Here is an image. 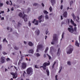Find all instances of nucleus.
Returning a JSON list of instances; mask_svg holds the SVG:
<instances>
[{
	"instance_id": "f257e3e1",
	"label": "nucleus",
	"mask_w": 80,
	"mask_h": 80,
	"mask_svg": "<svg viewBox=\"0 0 80 80\" xmlns=\"http://www.w3.org/2000/svg\"><path fill=\"white\" fill-rule=\"evenodd\" d=\"M43 66L40 67V68L42 67L43 70H46L47 75L48 76H49V71L48 70V68H46V67H47V66H48V65H50V62H45L43 64Z\"/></svg>"
},
{
	"instance_id": "f03ea898",
	"label": "nucleus",
	"mask_w": 80,
	"mask_h": 80,
	"mask_svg": "<svg viewBox=\"0 0 80 80\" xmlns=\"http://www.w3.org/2000/svg\"><path fill=\"white\" fill-rule=\"evenodd\" d=\"M58 43V38L57 37V35L54 34L53 35V38L52 41L51 42L52 45H54L55 43Z\"/></svg>"
},
{
	"instance_id": "7ed1b4c3",
	"label": "nucleus",
	"mask_w": 80,
	"mask_h": 80,
	"mask_svg": "<svg viewBox=\"0 0 80 80\" xmlns=\"http://www.w3.org/2000/svg\"><path fill=\"white\" fill-rule=\"evenodd\" d=\"M73 46L71 45H69L67 48L68 50L67 51V54H70V53H72L73 51Z\"/></svg>"
},
{
	"instance_id": "20e7f679",
	"label": "nucleus",
	"mask_w": 80,
	"mask_h": 80,
	"mask_svg": "<svg viewBox=\"0 0 80 80\" xmlns=\"http://www.w3.org/2000/svg\"><path fill=\"white\" fill-rule=\"evenodd\" d=\"M69 27L68 28V30L69 31V32H71V33H73L75 31H77V27H75L74 29H73V27L72 26L69 25Z\"/></svg>"
},
{
	"instance_id": "39448f33",
	"label": "nucleus",
	"mask_w": 80,
	"mask_h": 80,
	"mask_svg": "<svg viewBox=\"0 0 80 80\" xmlns=\"http://www.w3.org/2000/svg\"><path fill=\"white\" fill-rule=\"evenodd\" d=\"M33 73V71H32V68H29L27 69V73L28 74H29L30 75H32Z\"/></svg>"
},
{
	"instance_id": "423d86ee",
	"label": "nucleus",
	"mask_w": 80,
	"mask_h": 80,
	"mask_svg": "<svg viewBox=\"0 0 80 80\" xmlns=\"http://www.w3.org/2000/svg\"><path fill=\"white\" fill-rule=\"evenodd\" d=\"M38 20H39V22L41 23L42 22L44 21V18H43V15H41L39 16L38 18Z\"/></svg>"
},
{
	"instance_id": "0eeeda50",
	"label": "nucleus",
	"mask_w": 80,
	"mask_h": 80,
	"mask_svg": "<svg viewBox=\"0 0 80 80\" xmlns=\"http://www.w3.org/2000/svg\"><path fill=\"white\" fill-rule=\"evenodd\" d=\"M23 13L24 15L22 17V18L24 19V20L25 22H27V21L28 20L29 18L28 16L25 14H24V12H23Z\"/></svg>"
},
{
	"instance_id": "6e6552de",
	"label": "nucleus",
	"mask_w": 80,
	"mask_h": 80,
	"mask_svg": "<svg viewBox=\"0 0 80 80\" xmlns=\"http://www.w3.org/2000/svg\"><path fill=\"white\" fill-rule=\"evenodd\" d=\"M21 67L22 69H25V68H26L27 67V63L25 62H23L22 63Z\"/></svg>"
},
{
	"instance_id": "1a4fd4ad",
	"label": "nucleus",
	"mask_w": 80,
	"mask_h": 80,
	"mask_svg": "<svg viewBox=\"0 0 80 80\" xmlns=\"http://www.w3.org/2000/svg\"><path fill=\"white\" fill-rule=\"evenodd\" d=\"M11 74L13 76V78H16L17 77V73L12 72L11 73Z\"/></svg>"
},
{
	"instance_id": "9d476101",
	"label": "nucleus",
	"mask_w": 80,
	"mask_h": 80,
	"mask_svg": "<svg viewBox=\"0 0 80 80\" xmlns=\"http://www.w3.org/2000/svg\"><path fill=\"white\" fill-rule=\"evenodd\" d=\"M35 25H38V20L37 21L35 19H34V20H33L32 22V23H34Z\"/></svg>"
},
{
	"instance_id": "9b49d317",
	"label": "nucleus",
	"mask_w": 80,
	"mask_h": 80,
	"mask_svg": "<svg viewBox=\"0 0 80 80\" xmlns=\"http://www.w3.org/2000/svg\"><path fill=\"white\" fill-rule=\"evenodd\" d=\"M5 58L3 57H1L0 59V62L2 63H5Z\"/></svg>"
},
{
	"instance_id": "f8f14e48",
	"label": "nucleus",
	"mask_w": 80,
	"mask_h": 80,
	"mask_svg": "<svg viewBox=\"0 0 80 80\" xmlns=\"http://www.w3.org/2000/svg\"><path fill=\"white\" fill-rule=\"evenodd\" d=\"M42 44L38 45L37 47V52H38V50L40 49V48H42Z\"/></svg>"
},
{
	"instance_id": "ddd939ff",
	"label": "nucleus",
	"mask_w": 80,
	"mask_h": 80,
	"mask_svg": "<svg viewBox=\"0 0 80 80\" xmlns=\"http://www.w3.org/2000/svg\"><path fill=\"white\" fill-rule=\"evenodd\" d=\"M70 22L71 23L72 25H73V26H74V27H76V26H77V24L74 23V22H73V21L72 19H71Z\"/></svg>"
},
{
	"instance_id": "4468645a",
	"label": "nucleus",
	"mask_w": 80,
	"mask_h": 80,
	"mask_svg": "<svg viewBox=\"0 0 80 80\" xmlns=\"http://www.w3.org/2000/svg\"><path fill=\"white\" fill-rule=\"evenodd\" d=\"M29 53H31V54H33L34 52V51L33 49H30L29 50L28 52Z\"/></svg>"
},
{
	"instance_id": "2eb2a0df",
	"label": "nucleus",
	"mask_w": 80,
	"mask_h": 80,
	"mask_svg": "<svg viewBox=\"0 0 80 80\" xmlns=\"http://www.w3.org/2000/svg\"><path fill=\"white\" fill-rule=\"evenodd\" d=\"M10 2H8V1H7L6 2V3L7 5H12V1H10Z\"/></svg>"
},
{
	"instance_id": "dca6fc26",
	"label": "nucleus",
	"mask_w": 80,
	"mask_h": 80,
	"mask_svg": "<svg viewBox=\"0 0 80 80\" xmlns=\"http://www.w3.org/2000/svg\"><path fill=\"white\" fill-rule=\"evenodd\" d=\"M63 15L64 17H67V12H64L63 14Z\"/></svg>"
},
{
	"instance_id": "f3484780",
	"label": "nucleus",
	"mask_w": 80,
	"mask_h": 80,
	"mask_svg": "<svg viewBox=\"0 0 80 80\" xmlns=\"http://www.w3.org/2000/svg\"><path fill=\"white\" fill-rule=\"evenodd\" d=\"M60 48H59L58 49V52L57 53L58 56H59V55H60Z\"/></svg>"
},
{
	"instance_id": "a211bd4d",
	"label": "nucleus",
	"mask_w": 80,
	"mask_h": 80,
	"mask_svg": "<svg viewBox=\"0 0 80 80\" xmlns=\"http://www.w3.org/2000/svg\"><path fill=\"white\" fill-rule=\"evenodd\" d=\"M18 15L19 17H22V18H23L24 16L23 15L21 12H20L19 13Z\"/></svg>"
},
{
	"instance_id": "6ab92c4d",
	"label": "nucleus",
	"mask_w": 80,
	"mask_h": 80,
	"mask_svg": "<svg viewBox=\"0 0 80 80\" xmlns=\"http://www.w3.org/2000/svg\"><path fill=\"white\" fill-rule=\"evenodd\" d=\"M45 18L46 20H48V19H49V17L47 15H46L45 16Z\"/></svg>"
},
{
	"instance_id": "aec40b11",
	"label": "nucleus",
	"mask_w": 80,
	"mask_h": 80,
	"mask_svg": "<svg viewBox=\"0 0 80 80\" xmlns=\"http://www.w3.org/2000/svg\"><path fill=\"white\" fill-rule=\"evenodd\" d=\"M53 49V48L52 47H51L50 48V53H51V54H52V50Z\"/></svg>"
},
{
	"instance_id": "412c9836",
	"label": "nucleus",
	"mask_w": 80,
	"mask_h": 80,
	"mask_svg": "<svg viewBox=\"0 0 80 80\" xmlns=\"http://www.w3.org/2000/svg\"><path fill=\"white\" fill-rule=\"evenodd\" d=\"M28 44L29 46H30V47H32V46H33V44L32 42H29Z\"/></svg>"
},
{
	"instance_id": "4be33fe9",
	"label": "nucleus",
	"mask_w": 80,
	"mask_h": 80,
	"mask_svg": "<svg viewBox=\"0 0 80 80\" xmlns=\"http://www.w3.org/2000/svg\"><path fill=\"white\" fill-rule=\"evenodd\" d=\"M35 33L37 34V35H39V33H40V31H39V30H37L36 31H35Z\"/></svg>"
},
{
	"instance_id": "5701e85b",
	"label": "nucleus",
	"mask_w": 80,
	"mask_h": 80,
	"mask_svg": "<svg viewBox=\"0 0 80 80\" xmlns=\"http://www.w3.org/2000/svg\"><path fill=\"white\" fill-rule=\"evenodd\" d=\"M43 12L44 13V14H48V12L45 10L43 11Z\"/></svg>"
},
{
	"instance_id": "b1692460",
	"label": "nucleus",
	"mask_w": 80,
	"mask_h": 80,
	"mask_svg": "<svg viewBox=\"0 0 80 80\" xmlns=\"http://www.w3.org/2000/svg\"><path fill=\"white\" fill-rule=\"evenodd\" d=\"M75 45H76V46H77V47H79V43H78V42L77 41H76Z\"/></svg>"
},
{
	"instance_id": "393cba45",
	"label": "nucleus",
	"mask_w": 80,
	"mask_h": 80,
	"mask_svg": "<svg viewBox=\"0 0 80 80\" xmlns=\"http://www.w3.org/2000/svg\"><path fill=\"white\" fill-rule=\"evenodd\" d=\"M22 59L20 60L19 62L18 63V65H20V64H21V62H22Z\"/></svg>"
},
{
	"instance_id": "a878e982",
	"label": "nucleus",
	"mask_w": 80,
	"mask_h": 80,
	"mask_svg": "<svg viewBox=\"0 0 80 80\" xmlns=\"http://www.w3.org/2000/svg\"><path fill=\"white\" fill-rule=\"evenodd\" d=\"M3 3H0V7H3Z\"/></svg>"
},
{
	"instance_id": "bb28decb",
	"label": "nucleus",
	"mask_w": 80,
	"mask_h": 80,
	"mask_svg": "<svg viewBox=\"0 0 80 80\" xmlns=\"http://www.w3.org/2000/svg\"><path fill=\"white\" fill-rule=\"evenodd\" d=\"M35 55L37 56V57H40V54L38 53H37L35 54Z\"/></svg>"
},
{
	"instance_id": "cd10ccee",
	"label": "nucleus",
	"mask_w": 80,
	"mask_h": 80,
	"mask_svg": "<svg viewBox=\"0 0 80 80\" xmlns=\"http://www.w3.org/2000/svg\"><path fill=\"white\" fill-rule=\"evenodd\" d=\"M48 48L47 47L45 51V52L47 53V51H48Z\"/></svg>"
},
{
	"instance_id": "c85d7f7f",
	"label": "nucleus",
	"mask_w": 80,
	"mask_h": 80,
	"mask_svg": "<svg viewBox=\"0 0 80 80\" xmlns=\"http://www.w3.org/2000/svg\"><path fill=\"white\" fill-rule=\"evenodd\" d=\"M72 15L74 19H75V18H76V17L75 16V15H74V14H72Z\"/></svg>"
},
{
	"instance_id": "c756f323",
	"label": "nucleus",
	"mask_w": 80,
	"mask_h": 80,
	"mask_svg": "<svg viewBox=\"0 0 80 80\" xmlns=\"http://www.w3.org/2000/svg\"><path fill=\"white\" fill-rule=\"evenodd\" d=\"M55 63H56V62H54L53 64L52 65V68H54V66H55Z\"/></svg>"
},
{
	"instance_id": "7c9ffc66",
	"label": "nucleus",
	"mask_w": 80,
	"mask_h": 80,
	"mask_svg": "<svg viewBox=\"0 0 80 80\" xmlns=\"http://www.w3.org/2000/svg\"><path fill=\"white\" fill-rule=\"evenodd\" d=\"M3 42H6V43H7L8 42V41L6 40V39L4 38L3 40Z\"/></svg>"
},
{
	"instance_id": "2f4dec72",
	"label": "nucleus",
	"mask_w": 80,
	"mask_h": 80,
	"mask_svg": "<svg viewBox=\"0 0 80 80\" xmlns=\"http://www.w3.org/2000/svg\"><path fill=\"white\" fill-rule=\"evenodd\" d=\"M7 29V30H10L11 32H12V28H8Z\"/></svg>"
},
{
	"instance_id": "473e14b6",
	"label": "nucleus",
	"mask_w": 80,
	"mask_h": 80,
	"mask_svg": "<svg viewBox=\"0 0 80 80\" xmlns=\"http://www.w3.org/2000/svg\"><path fill=\"white\" fill-rule=\"evenodd\" d=\"M49 10L51 12H52V7L51 6L50 7V8H49Z\"/></svg>"
},
{
	"instance_id": "72a5a7b5",
	"label": "nucleus",
	"mask_w": 80,
	"mask_h": 80,
	"mask_svg": "<svg viewBox=\"0 0 80 80\" xmlns=\"http://www.w3.org/2000/svg\"><path fill=\"white\" fill-rule=\"evenodd\" d=\"M0 18H1V20H4V17H2V16L0 15Z\"/></svg>"
},
{
	"instance_id": "f704fd0d",
	"label": "nucleus",
	"mask_w": 80,
	"mask_h": 80,
	"mask_svg": "<svg viewBox=\"0 0 80 80\" xmlns=\"http://www.w3.org/2000/svg\"><path fill=\"white\" fill-rule=\"evenodd\" d=\"M62 66H61L59 68L60 70H59V71H58V73H60V72H61V70H62Z\"/></svg>"
},
{
	"instance_id": "c9c22d12",
	"label": "nucleus",
	"mask_w": 80,
	"mask_h": 80,
	"mask_svg": "<svg viewBox=\"0 0 80 80\" xmlns=\"http://www.w3.org/2000/svg\"><path fill=\"white\" fill-rule=\"evenodd\" d=\"M77 18H78V19H76V22H79V17L78 16L77 17Z\"/></svg>"
},
{
	"instance_id": "e433bc0d",
	"label": "nucleus",
	"mask_w": 80,
	"mask_h": 80,
	"mask_svg": "<svg viewBox=\"0 0 80 80\" xmlns=\"http://www.w3.org/2000/svg\"><path fill=\"white\" fill-rule=\"evenodd\" d=\"M4 13V11H1V9L0 8V14L1 13Z\"/></svg>"
},
{
	"instance_id": "4c0bfd02",
	"label": "nucleus",
	"mask_w": 80,
	"mask_h": 80,
	"mask_svg": "<svg viewBox=\"0 0 80 80\" xmlns=\"http://www.w3.org/2000/svg\"><path fill=\"white\" fill-rule=\"evenodd\" d=\"M63 8V6L62 5H61L60 6V8L61 10H62Z\"/></svg>"
},
{
	"instance_id": "58836bf2",
	"label": "nucleus",
	"mask_w": 80,
	"mask_h": 80,
	"mask_svg": "<svg viewBox=\"0 0 80 80\" xmlns=\"http://www.w3.org/2000/svg\"><path fill=\"white\" fill-rule=\"evenodd\" d=\"M68 64L69 65H71V62L70 61L68 62Z\"/></svg>"
},
{
	"instance_id": "ea45409f",
	"label": "nucleus",
	"mask_w": 80,
	"mask_h": 80,
	"mask_svg": "<svg viewBox=\"0 0 80 80\" xmlns=\"http://www.w3.org/2000/svg\"><path fill=\"white\" fill-rule=\"evenodd\" d=\"M21 60H23V58L24 57V56L23 55H21Z\"/></svg>"
},
{
	"instance_id": "a19ab883",
	"label": "nucleus",
	"mask_w": 80,
	"mask_h": 80,
	"mask_svg": "<svg viewBox=\"0 0 80 80\" xmlns=\"http://www.w3.org/2000/svg\"><path fill=\"white\" fill-rule=\"evenodd\" d=\"M37 5H38V3H35L33 4L34 6H37Z\"/></svg>"
},
{
	"instance_id": "79ce46f5",
	"label": "nucleus",
	"mask_w": 80,
	"mask_h": 80,
	"mask_svg": "<svg viewBox=\"0 0 80 80\" xmlns=\"http://www.w3.org/2000/svg\"><path fill=\"white\" fill-rule=\"evenodd\" d=\"M2 54L3 55H7V53H6V52H2Z\"/></svg>"
},
{
	"instance_id": "37998d69",
	"label": "nucleus",
	"mask_w": 80,
	"mask_h": 80,
	"mask_svg": "<svg viewBox=\"0 0 80 80\" xmlns=\"http://www.w3.org/2000/svg\"><path fill=\"white\" fill-rule=\"evenodd\" d=\"M14 49H15V50H18L19 48H18L16 46H15L14 47Z\"/></svg>"
},
{
	"instance_id": "c03bdc74",
	"label": "nucleus",
	"mask_w": 80,
	"mask_h": 80,
	"mask_svg": "<svg viewBox=\"0 0 80 80\" xmlns=\"http://www.w3.org/2000/svg\"><path fill=\"white\" fill-rule=\"evenodd\" d=\"M67 22L68 23V24L69 23H70V20L69 19H68L67 21Z\"/></svg>"
},
{
	"instance_id": "a18cd8bd",
	"label": "nucleus",
	"mask_w": 80,
	"mask_h": 80,
	"mask_svg": "<svg viewBox=\"0 0 80 80\" xmlns=\"http://www.w3.org/2000/svg\"><path fill=\"white\" fill-rule=\"evenodd\" d=\"M6 60L7 62H8L10 60V58H7Z\"/></svg>"
},
{
	"instance_id": "49530a36",
	"label": "nucleus",
	"mask_w": 80,
	"mask_h": 80,
	"mask_svg": "<svg viewBox=\"0 0 80 80\" xmlns=\"http://www.w3.org/2000/svg\"><path fill=\"white\" fill-rule=\"evenodd\" d=\"M57 77H58L57 75H56L55 76V80H58V79L57 78Z\"/></svg>"
},
{
	"instance_id": "de8ad7c7",
	"label": "nucleus",
	"mask_w": 80,
	"mask_h": 80,
	"mask_svg": "<svg viewBox=\"0 0 80 80\" xmlns=\"http://www.w3.org/2000/svg\"><path fill=\"white\" fill-rule=\"evenodd\" d=\"M28 25H29V27H30V26H31V23H30V21L29 22Z\"/></svg>"
},
{
	"instance_id": "09e8293b",
	"label": "nucleus",
	"mask_w": 80,
	"mask_h": 80,
	"mask_svg": "<svg viewBox=\"0 0 80 80\" xmlns=\"http://www.w3.org/2000/svg\"><path fill=\"white\" fill-rule=\"evenodd\" d=\"M47 55L48 56L49 60H50V59H51V57L49 56L48 54H47Z\"/></svg>"
},
{
	"instance_id": "8fccbe9b",
	"label": "nucleus",
	"mask_w": 80,
	"mask_h": 80,
	"mask_svg": "<svg viewBox=\"0 0 80 80\" xmlns=\"http://www.w3.org/2000/svg\"><path fill=\"white\" fill-rule=\"evenodd\" d=\"M41 5L43 7H45V5L44 4H43V3H42Z\"/></svg>"
},
{
	"instance_id": "3c124183",
	"label": "nucleus",
	"mask_w": 80,
	"mask_h": 80,
	"mask_svg": "<svg viewBox=\"0 0 80 80\" xmlns=\"http://www.w3.org/2000/svg\"><path fill=\"white\" fill-rule=\"evenodd\" d=\"M51 3H53V2H55V0H51Z\"/></svg>"
},
{
	"instance_id": "603ef678",
	"label": "nucleus",
	"mask_w": 80,
	"mask_h": 80,
	"mask_svg": "<svg viewBox=\"0 0 80 80\" xmlns=\"http://www.w3.org/2000/svg\"><path fill=\"white\" fill-rule=\"evenodd\" d=\"M26 75V73H25V72L24 71V73H23V76H25V75Z\"/></svg>"
},
{
	"instance_id": "864d4df0",
	"label": "nucleus",
	"mask_w": 80,
	"mask_h": 80,
	"mask_svg": "<svg viewBox=\"0 0 80 80\" xmlns=\"http://www.w3.org/2000/svg\"><path fill=\"white\" fill-rule=\"evenodd\" d=\"M48 33V31H46V35H47V33Z\"/></svg>"
},
{
	"instance_id": "5fc2aeb1",
	"label": "nucleus",
	"mask_w": 80,
	"mask_h": 80,
	"mask_svg": "<svg viewBox=\"0 0 80 80\" xmlns=\"http://www.w3.org/2000/svg\"><path fill=\"white\" fill-rule=\"evenodd\" d=\"M61 20H63V17L62 16H61Z\"/></svg>"
},
{
	"instance_id": "6e6d98bb",
	"label": "nucleus",
	"mask_w": 80,
	"mask_h": 80,
	"mask_svg": "<svg viewBox=\"0 0 80 80\" xmlns=\"http://www.w3.org/2000/svg\"><path fill=\"white\" fill-rule=\"evenodd\" d=\"M0 50H2V45H0Z\"/></svg>"
},
{
	"instance_id": "4d7b16f0",
	"label": "nucleus",
	"mask_w": 80,
	"mask_h": 80,
	"mask_svg": "<svg viewBox=\"0 0 80 80\" xmlns=\"http://www.w3.org/2000/svg\"><path fill=\"white\" fill-rule=\"evenodd\" d=\"M13 6H14V7H15L16 8H17V7H17V6H16V5L15 4H13Z\"/></svg>"
},
{
	"instance_id": "13d9d810",
	"label": "nucleus",
	"mask_w": 80,
	"mask_h": 80,
	"mask_svg": "<svg viewBox=\"0 0 80 80\" xmlns=\"http://www.w3.org/2000/svg\"><path fill=\"white\" fill-rule=\"evenodd\" d=\"M11 10H12V11H13V8H11Z\"/></svg>"
},
{
	"instance_id": "bf43d9fd",
	"label": "nucleus",
	"mask_w": 80,
	"mask_h": 80,
	"mask_svg": "<svg viewBox=\"0 0 80 80\" xmlns=\"http://www.w3.org/2000/svg\"><path fill=\"white\" fill-rule=\"evenodd\" d=\"M43 57H46V54H44V55H43Z\"/></svg>"
},
{
	"instance_id": "052dcab7",
	"label": "nucleus",
	"mask_w": 80,
	"mask_h": 80,
	"mask_svg": "<svg viewBox=\"0 0 80 80\" xmlns=\"http://www.w3.org/2000/svg\"><path fill=\"white\" fill-rule=\"evenodd\" d=\"M8 12H10V10L9 9V8H8Z\"/></svg>"
},
{
	"instance_id": "680f3d73",
	"label": "nucleus",
	"mask_w": 80,
	"mask_h": 80,
	"mask_svg": "<svg viewBox=\"0 0 80 80\" xmlns=\"http://www.w3.org/2000/svg\"><path fill=\"white\" fill-rule=\"evenodd\" d=\"M35 68H38V67H37V65H35Z\"/></svg>"
},
{
	"instance_id": "e2e57ef3",
	"label": "nucleus",
	"mask_w": 80,
	"mask_h": 80,
	"mask_svg": "<svg viewBox=\"0 0 80 80\" xmlns=\"http://www.w3.org/2000/svg\"><path fill=\"white\" fill-rule=\"evenodd\" d=\"M24 44H27V42H26L25 41H24Z\"/></svg>"
},
{
	"instance_id": "0e129e2a",
	"label": "nucleus",
	"mask_w": 80,
	"mask_h": 80,
	"mask_svg": "<svg viewBox=\"0 0 80 80\" xmlns=\"http://www.w3.org/2000/svg\"><path fill=\"white\" fill-rule=\"evenodd\" d=\"M63 35H64V34L63 33H62V38H63Z\"/></svg>"
},
{
	"instance_id": "69168bd1",
	"label": "nucleus",
	"mask_w": 80,
	"mask_h": 80,
	"mask_svg": "<svg viewBox=\"0 0 80 80\" xmlns=\"http://www.w3.org/2000/svg\"><path fill=\"white\" fill-rule=\"evenodd\" d=\"M14 68H15V69H16V70H17V68L16 67L14 66Z\"/></svg>"
},
{
	"instance_id": "338daca9",
	"label": "nucleus",
	"mask_w": 80,
	"mask_h": 80,
	"mask_svg": "<svg viewBox=\"0 0 80 80\" xmlns=\"http://www.w3.org/2000/svg\"><path fill=\"white\" fill-rule=\"evenodd\" d=\"M47 36H45V40H46V38H47Z\"/></svg>"
},
{
	"instance_id": "774afa93",
	"label": "nucleus",
	"mask_w": 80,
	"mask_h": 80,
	"mask_svg": "<svg viewBox=\"0 0 80 80\" xmlns=\"http://www.w3.org/2000/svg\"><path fill=\"white\" fill-rule=\"evenodd\" d=\"M53 15V14L52 13L49 14V15Z\"/></svg>"
}]
</instances>
